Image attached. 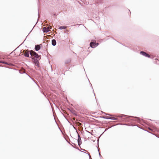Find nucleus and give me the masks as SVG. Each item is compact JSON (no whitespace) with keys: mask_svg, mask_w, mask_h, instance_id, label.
Instances as JSON below:
<instances>
[{"mask_svg":"<svg viewBox=\"0 0 159 159\" xmlns=\"http://www.w3.org/2000/svg\"><path fill=\"white\" fill-rule=\"evenodd\" d=\"M30 54L33 60V61L35 63V65H38L39 62L37 59L39 57L38 54L32 50L30 51Z\"/></svg>","mask_w":159,"mask_h":159,"instance_id":"obj_1","label":"nucleus"},{"mask_svg":"<svg viewBox=\"0 0 159 159\" xmlns=\"http://www.w3.org/2000/svg\"><path fill=\"white\" fill-rule=\"evenodd\" d=\"M98 44H99L98 43H96L93 42H91L90 44V46L91 47L94 48L97 46Z\"/></svg>","mask_w":159,"mask_h":159,"instance_id":"obj_2","label":"nucleus"},{"mask_svg":"<svg viewBox=\"0 0 159 159\" xmlns=\"http://www.w3.org/2000/svg\"><path fill=\"white\" fill-rule=\"evenodd\" d=\"M51 28V27H48L47 28L44 27L43 28V31L44 32L46 33L50 31Z\"/></svg>","mask_w":159,"mask_h":159,"instance_id":"obj_3","label":"nucleus"},{"mask_svg":"<svg viewBox=\"0 0 159 159\" xmlns=\"http://www.w3.org/2000/svg\"><path fill=\"white\" fill-rule=\"evenodd\" d=\"M140 53L142 55H143L146 57H150V56L149 54H148L146 53V52H144L141 51L140 52Z\"/></svg>","mask_w":159,"mask_h":159,"instance_id":"obj_4","label":"nucleus"},{"mask_svg":"<svg viewBox=\"0 0 159 159\" xmlns=\"http://www.w3.org/2000/svg\"><path fill=\"white\" fill-rule=\"evenodd\" d=\"M24 54L25 55V56L27 57H29V53L28 52H27L25 51H23Z\"/></svg>","mask_w":159,"mask_h":159,"instance_id":"obj_5","label":"nucleus"},{"mask_svg":"<svg viewBox=\"0 0 159 159\" xmlns=\"http://www.w3.org/2000/svg\"><path fill=\"white\" fill-rule=\"evenodd\" d=\"M67 27L66 26H60L58 28V29H59L62 30V29H65Z\"/></svg>","mask_w":159,"mask_h":159,"instance_id":"obj_6","label":"nucleus"},{"mask_svg":"<svg viewBox=\"0 0 159 159\" xmlns=\"http://www.w3.org/2000/svg\"><path fill=\"white\" fill-rule=\"evenodd\" d=\"M52 44L53 46H55L56 44V41L55 39H52Z\"/></svg>","mask_w":159,"mask_h":159,"instance_id":"obj_7","label":"nucleus"},{"mask_svg":"<svg viewBox=\"0 0 159 159\" xmlns=\"http://www.w3.org/2000/svg\"><path fill=\"white\" fill-rule=\"evenodd\" d=\"M40 47L39 45H36L35 47V49L36 51H38L40 49Z\"/></svg>","mask_w":159,"mask_h":159,"instance_id":"obj_8","label":"nucleus"},{"mask_svg":"<svg viewBox=\"0 0 159 159\" xmlns=\"http://www.w3.org/2000/svg\"><path fill=\"white\" fill-rule=\"evenodd\" d=\"M78 137L79 138L78 139V143L79 145H80V141L81 140V138L79 135H78Z\"/></svg>","mask_w":159,"mask_h":159,"instance_id":"obj_9","label":"nucleus"},{"mask_svg":"<svg viewBox=\"0 0 159 159\" xmlns=\"http://www.w3.org/2000/svg\"><path fill=\"white\" fill-rule=\"evenodd\" d=\"M110 119H112V120H115L116 119L113 117H111L110 118Z\"/></svg>","mask_w":159,"mask_h":159,"instance_id":"obj_10","label":"nucleus"},{"mask_svg":"<svg viewBox=\"0 0 159 159\" xmlns=\"http://www.w3.org/2000/svg\"><path fill=\"white\" fill-rule=\"evenodd\" d=\"M82 125L81 123H79V122H78V125L79 126H80V125Z\"/></svg>","mask_w":159,"mask_h":159,"instance_id":"obj_11","label":"nucleus"},{"mask_svg":"<svg viewBox=\"0 0 159 159\" xmlns=\"http://www.w3.org/2000/svg\"><path fill=\"white\" fill-rule=\"evenodd\" d=\"M106 117V118L107 119H110V118L111 117H109V116H107Z\"/></svg>","mask_w":159,"mask_h":159,"instance_id":"obj_12","label":"nucleus"},{"mask_svg":"<svg viewBox=\"0 0 159 159\" xmlns=\"http://www.w3.org/2000/svg\"><path fill=\"white\" fill-rule=\"evenodd\" d=\"M2 63H5V64H7V63H6V62H4V61H2Z\"/></svg>","mask_w":159,"mask_h":159,"instance_id":"obj_13","label":"nucleus"},{"mask_svg":"<svg viewBox=\"0 0 159 159\" xmlns=\"http://www.w3.org/2000/svg\"><path fill=\"white\" fill-rule=\"evenodd\" d=\"M75 118H74V120H75Z\"/></svg>","mask_w":159,"mask_h":159,"instance_id":"obj_14","label":"nucleus"}]
</instances>
